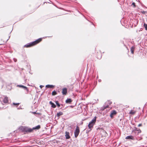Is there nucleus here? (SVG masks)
Wrapping results in <instances>:
<instances>
[{"label": "nucleus", "mask_w": 147, "mask_h": 147, "mask_svg": "<svg viewBox=\"0 0 147 147\" xmlns=\"http://www.w3.org/2000/svg\"><path fill=\"white\" fill-rule=\"evenodd\" d=\"M42 40V38H39L33 42L26 44L24 45V47H25L28 48L33 46Z\"/></svg>", "instance_id": "nucleus-1"}, {"label": "nucleus", "mask_w": 147, "mask_h": 147, "mask_svg": "<svg viewBox=\"0 0 147 147\" xmlns=\"http://www.w3.org/2000/svg\"><path fill=\"white\" fill-rule=\"evenodd\" d=\"M96 117H95L94 118L91 120V121L89 123L88 127L89 129H91L93 126L96 121Z\"/></svg>", "instance_id": "nucleus-2"}, {"label": "nucleus", "mask_w": 147, "mask_h": 147, "mask_svg": "<svg viewBox=\"0 0 147 147\" xmlns=\"http://www.w3.org/2000/svg\"><path fill=\"white\" fill-rule=\"evenodd\" d=\"M80 132V128L78 126H77L74 131V135L75 138H77Z\"/></svg>", "instance_id": "nucleus-3"}, {"label": "nucleus", "mask_w": 147, "mask_h": 147, "mask_svg": "<svg viewBox=\"0 0 147 147\" xmlns=\"http://www.w3.org/2000/svg\"><path fill=\"white\" fill-rule=\"evenodd\" d=\"M22 129L23 131L26 132H31L33 131V129L29 128L27 127H22Z\"/></svg>", "instance_id": "nucleus-4"}, {"label": "nucleus", "mask_w": 147, "mask_h": 147, "mask_svg": "<svg viewBox=\"0 0 147 147\" xmlns=\"http://www.w3.org/2000/svg\"><path fill=\"white\" fill-rule=\"evenodd\" d=\"M67 90L66 88H64L62 89V93L63 95H66L67 93Z\"/></svg>", "instance_id": "nucleus-5"}, {"label": "nucleus", "mask_w": 147, "mask_h": 147, "mask_svg": "<svg viewBox=\"0 0 147 147\" xmlns=\"http://www.w3.org/2000/svg\"><path fill=\"white\" fill-rule=\"evenodd\" d=\"M116 114V112L115 111H113L110 114V116L111 118H112L113 116Z\"/></svg>", "instance_id": "nucleus-6"}, {"label": "nucleus", "mask_w": 147, "mask_h": 147, "mask_svg": "<svg viewBox=\"0 0 147 147\" xmlns=\"http://www.w3.org/2000/svg\"><path fill=\"white\" fill-rule=\"evenodd\" d=\"M17 86L20 88H23L24 89L27 90V91H28V90L26 86H24L22 85H17Z\"/></svg>", "instance_id": "nucleus-7"}, {"label": "nucleus", "mask_w": 147, "mask_h": 147, "mask_svg": "<svg viewBox=\"0 0 147 147\" xmlns=\"http://www.w3.org/2000/svg\"><path fill=\"white\" fill-rule=\"evenodd\" d=\"M66 138L67 139H68L70 138V136H69V132L66 131L65 132V135Z\"/></svg>", "instance_id": "nucleus-8"}, {"label": "nucleus", "mask_w": 147, "mask_h": 147, "mask_svg": "<svg viewBox=\"0 0 147 147\" xmlns=\"http://www.w3.org/2000/svg\"><path fill=\"white\" fill-rule=\"evenodd\" d=\"M49 104L51 105V107L53 108H55L56 107V105L54 104L52 101H51L49 102Z\"/></svg>", "instance_id": "nucleus-9"}, {"label": "nucleus", "mask_w": 147, "mask_h": 147, "mask_svg": "<svg viewBox=\"0 0 147 147\" xmlns=\"http://www.w3.org/2000/svg\"><path fill=\"white\" fill-rule=\"evenodd\" d=\"M134 137L133 136H128L126 137L125 139H133Z\"/></svg>", "instance_id": "nucleus-10"}, {"label": "nucleus", "mask_w": 147, "mask_h": 147, "mask_svg": "<svg viewBox=\"0 0 147 147\" xmlns=\"http://www.w3.org/2000/svg\"><path fill=\"white\" fill-rule=\"evenodd\" d=\"M3 102L5 103H7L8 102V98L7 97H5L3 100Z\"/></svg>", "instance_id": "nucleus-11"}, {"label": "nucleus", "mask_w": 147, "mask_h": 147, "mask_svg": "<svg viewBox=\"0 0 147 147\" xmlns=\"http://www.w3.org/2000/svg\"><path fill=\"white\" fill-rule=\"evenodd\" d=\"M72 101L71 100L70 98L67 99L66 100L65 102L66 103H70Z\"/></svg>", "instance_id": "nucleus-12"}, {"label": "nucleus", "mask_w": 147, "mask_h": 147, "mask_svg": "<svg viewBox=\"0 0 147 147\" xmlns=\"http://www.w3.org/2000/svg\"><path fill=\"white\" fill-rule=\"evenodd\" d=\"M54 87V86L53 85H47L46 86V87L47 88H53Z\"/></svg>", "instance_id": "nucleus-13"}, {"label": "nucleus", "mask_w": 147, "mask_h": 147, "mask_svg": "<svg viewBox=\"0 0 147 147\" xmlns=\"http://www.w3.org/2000/svg\"><path fill=\"white\" fill-rule=\"evenodd\" d=\"M63 115V113L62 112H59L57 114V116L58 117H59L60 116Z\"/></svg>", "instance_id": "nucleus-14"}, {"label": "nucleus", "mask_w": 147, "mask_h": 147, "mask_svg": "<svg viewBox=\"0 0 147 147\" xmlns=\"http://www.w3.org/2000/svg\"><path fill=\"white\" fill-rule=\"evenodd\" d=\"M40 128V126L39 125H38L34 127H33L32 128V129H33V130L35 129H38Z\"/></svg>", "instance_id": "nucleus-15"}, {"label": "nucleus", "mask_w": 147, "mask_h": 147, "mask_svg": "<svg viewBox=\"0 0 147 147\" xmlns=\"http://www.w3.org/2000/svg\"><path fill=\"white\" fill-rule=\"evenodd\" d=\"M134 47H131L130 48V50L131 51V53L132 54H133L134 53Z\"/></svg>", "instance_id": "nucleus-16"}, {"label": "nucleus", "mask_w": 147, "mask_h": 147, "mask_svg": "<svg viewBox=\"0 0 147 147\" xmlns=\"http://www.w3.org/2000/svg\"><path fill=\"white\" fill-rule=\"evenodd\" d=\"M135 113V111H133L132 110H131L129 112V113L130 114L134 115Z\"/></svg>", "instance_id": "nucleus-17"}, {"label": "nucleus", "mask_w": 147, "mask_h": 147, "mask_svg": "<svg viewBox=\"0 0 147 147\" xmlns=\"http://www.w3.org/2000/svg\"><path fill=\"white\" fill-rule=\"evenodd\" d=\"M57 94L56 92L55 91H53L52 93V95L53 96Z\"/></svg>", "instance_id": "nucleus-18"}, {"label": "nucleus", "mask_w": 147, "mask_h": 147, "mask_svg": "<svg viewBox=\"0 0 147 147\" xmlns=\"http://www.w3.org/2000/svg\"><path fill=\"white\" fill-rule=\"evenodd\" d=\"M55 103L58 107H59L60 106V105L59 103H58V101H55Z\"/></svg>", "instance_id": "nucleus-19"}, {"label": "nucleus", "mask_w": 147, "mask_h": 147, "mask_svg": "<svg viewBox=\"0 0 147 147\" xmlns=\"http://www.w3.org/2000/svg\"><path fill=\"white\" fill-rule=\"evenodd\" d=\"M144 26L146 30H147V24H146L145 23L144 24Z\"/></svg>", "instance_id": "nucleus-20"}, {"label": "nucleus", "mask_w": 147, "mask_h": 147, "mask_svg": "<svg viewBox=\"0 0 147 147\" xmlns=\"http://www.w3.org/2000/svg\"><path fill=\"white\" fill-rule=\"evenodd\" d=\"M109 107V105H107L106 106H104L103 107V109H106L107 108H108Z\"/></svg>", "instance_id": "nucleus-21"}, {"label": "nucleus", "mask_w": 147, "mask_h": 147, "mask_svg": "<svg viewBox=\"0 0 147 147\" xmlns=\"http://www.w3.org/2000/svg\"><path fill=\"white\" fill-rule=\"evenodd\" d=\"M13 105H19V103H13Z\"/></svg>", "instance_id": "nucleus-22"}, {"label": "nucleus", "mask_w": 147, "mask_h": 147, "mask_svg": "<svg viewBox=\"0 0 147 147\" xmlns=\"http://www.w3.org/2000/svg\"><path fill=\"white\" fill-rule=\"evenodd\" d=\"M132 5H133L134 7H135V3L134 2H133L132 3Z\"/></svg>", "instance_id": "nucleus-23"}, {"label": "nucleus", "mask_w": 147, "mask_h": 147, "mask_svg": "<svg viewBox=\"0 0 147 147\" xmlns=\"http://www.w3.org/2000/svg\"><path fill=\"white\" fill-rule=\"evenodd\" d=\"M13 60L15 62H16L17 61V59L16 58H13Z\"/></svg>", "instance_id": "nucleus-24"}, {"label": "nucleus", "mask_w": 147, "mask_h": 147, "mask_svg": "<svg viewBox=\"0 0 147 147\" xmlns=\"http://www.w3.org/2000/svg\"><path fill=\"white\" fill-rule=\"evenodd\" d=\"M43 87H44V86H43L41 85H40V88H42Z\"/></svg>", "instance_id": "nucleus-25"}, {"label": "nucleus", "mask_w": 147, "mask_h": 147, "mask_svg": "<svg viewBox=\"0 0 147 147\" xmlns=\"http://www.w3.org/2000/svg\"><path fill=\"white\" fill-rule=\"evenodd\" d=\"M142 13H143V14H145V13H146V11H142Z\"/></svg>", "instance_id": "nucleus-26"}, {"label": "nucleus", "mask_w": 147, "mask_h": 147, "mask_svg": "<svg viewBox=\"0 0 147 147\" xmlns=\"http://www.w3.org/2000/svg\"><path fill=\"white\" fill-rule=\"evenodd\" d=\"M141 125H142V124H139L138 125V127H140V126H141Z\"/></svg>", "instance_id": "nucleus-27"}, {"label": "nucleus", "mask_w": 147, "mask_h": 147, "mask_svg": "<svg viewBox=\"0 0 147 147\" xmlns=\"http://www.w3.org/2000/svg\"><path fill=\"white\" fill-rule=\"evenodd\" d=\"M34 114H35L36 113V112H32Z\"/></svg>", "instance_id": "nucleus-28"}, {"label": "nucleus", "mask_w": 147, "mask_h": 147, "mask_svg": "<svg viewBox=\"0 0 147 147\" xmlns=\"http://www.w3.org/2000/svg\"><path fill=\"white\" fill-rule=\"evenodd\" d=\"M111 103V102L109 101V104H110Z\"/></svg>", "instance_id": "nucleus-29"}, {"label": "nucleus", "mask_w": 147, "mask_h": 147, "mask_svg": "<svg viewBox=\"0 0 147 147\" xmlns=\"http://www.w3.org/2000/svg\"><path fill=\"white\" fill-rule=\"evenodd\" d=\"M99 81H100V80H98Z\"/></svg>", "instance_id": "nucleus-30"}, {"label": "nucleus", "mask_w": 147, "mask_h": 147, "mask_svg": "<svg viewBox=\"0 0 147 147\" xmlns=\"http://www.w3.org/2000/svg\"><path fill=\"white\" fill-rule=\"evenodd\" d=\"M99 81H100V80H98Z\"/></svg>", "instance_id": "nucleus-31"}, {"label": "nucleus", "mask_w": 147, "mask_h": 147, "mask_svg": "<svg viewBox=\"0 0 147 147\" xmlns=\"http://www.w3.org/2000/svg\"><path fill=\"white\" fill-rule=\"evenodd\" d=\"M99 81H100V80H98Z\"/></svg>", "instance_id": "nucleus-32"}]
</instances>
